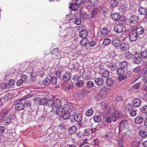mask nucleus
Returning <instances> with one entry per match:
<instances>
[{"label":"nucleus","mask_w":147,"mask_h":147,"mask_svg":"<svg viewBox=\"0 0 147 147\" xmlns=\"http://www.w3.org/2000/svg\"><path fill=\"white\" fill-rule=\"evenodd\" d=\"M61 102L59 99L54 100H49L47 103L45 107V109L48 112H50L54 115L60 114L62 111H60Z\"/></svg>","instance_id":"f257e3e1"},{"label":"nucleus","mask_w":147,"mask_h":147,"mask_svg":"<svg viewBox=\"0 0 147 147\" xmlns=\"http://www.w3.org/2000/svg\"><path fill=\"white\" fill-rule=\"evenodd\" d=\"M117 120V118L115 113H113L111 115L108 116L105 118V121L108 123H111L112 121L115 122Z\"/></svg>","instance_id":"f03ea898"},{"label":"nucleus","mask_w":147,"mask_h":147,"mask_svg":"<svg viewBox=\"0 0 147 147\" xmlns=\"http://www.w3.org/2000/svg\"><path fill=\"white\" fill-rule=\"evenodd\" d=\"M59 109L60 111H62L61 115L56 114V115H58L60 116H61L65 119H66L69 118L70 115V114L68 111H65L63 108H60Z\"/></svg>","instance_id":"7ed1b4c3"},{"label":"nucleus","mask_w":147,"mask_h":147,"mask_svg":"<svg viewBox=\"0 0 147 147\" xmlns=\"http://www.w3.org/2000/svg\"><path fill=\"white\" fill-rule=\"evenodd\" d=\"M9 116V117L5 118L3 121V123L5 125H8L11 122V120L14 119L15 117L14 115L13 114H10Z\"/></svg>","instance_id":"20e7f679"},{"label":"nucleus","mask_w":147,"mask_h":147,"mask_svg":"<svg viewBox=\"0 0 147 147\" xmlns=\"http://www.w3.org/2000/svg\"><path fill=\"white\" fill-rule=\"evenodd\" d=\"M139 18L136 16L133 15L129 19V23L131 25L136 24L139 21Z\"/></svg>","instance_id":"39448f33"},{"label":"nucleus","mask_w":147,"mask_h":147,"mask_svg":"<svg viewBox=\"0 0 147 147\" xmlns=\"http://www.w3.org/2000/svg\"><path fill=\"white\" fill-rule=\"evenodd\" d=\"M1 96L3 100L5 102L7 101L12 97L11 94L7 92H3L1 94Z\"/></svg>","instance_id":"423d86ee"},{"label":"nucleus","mask_w":147,"mask_h":147,"mask_svg":"<svg viewBox=\"0 0 147 147\" xmlns=\"http://www.w3.org/2000/svg\"><path fill=\"white\" fill-rule=\"evenodd\" d=\"M128 36L130 41L134 42L136 41L138 39V36L135 32H131L130 34H129Z\"/></svg>","instance_id":"0eeeda50"},{"label":"nucleus","mask_w":147,"mask_h":147,"mask_svg":"<svg viewBox=\"0 0 147 147\" xmlns=\"http://www.w3.org/2000/svg\"><path fill=\"white\" fill-rule=\"evenodd\" d=\"M22 101L20 100L19 101H17L15 103V108L17 110H21L23 109L24 106V104L21 102Z\"/></svg>","instance_id":"6e6552de"},{"label":"nucleus","mask_w":147,"mask_h":147,"mask_svg":"<svg viewBox=\"0 0 147 147\" xmlns=\"http://www.w3.org/2000/svg\"><path fill=\"white\" fill-rule=\"evenodd\" d=\"M123 27L120 24H117L115 25L114 27L115 31L117 34L121 33L123 31Z\"/></svg>","instance_id":"1a4fd4ad"},{"label":"nucleus","mask_w":147,"mask_h":147,"mask_svg":"<svg viewBox=\"0 0 147 147\" xmlns=\"http://www.w3.org/2000/svg\"><path fill=\"white\" fill-rule=\"evenodd\" d=\"M71 74L66 72L62 76L63 79L65 82H68L71 79Z\"/></svg>","instance_id":"9d476101"},{"label":"nucleus","mask_w":147,"mask_h":147,"mask_svg":"<svg viewBox=\"0 0 147 147\" xmlns=\"http://www.w3.org/2000/svg\"><path fill=\"white\" fill-rule=\"evenodd\" d=\"M132 105L135 107H138L141 104V101L138 98H136L132 101Z\"/></svg>","instance_id":"9b49d317"},{"label":"nucleus","mask_w":147,"mask_h":147,"mask_svg":"<svg viewBox=\"0 0 147 147\" xmlns=\"http://www.w3.org/2000/svg\"><path fill=\"white\" fill-rule=\"evenodd\" d=\"M121 50L123 51H127L129 47L128 44L126 43H123L121 44L120 46Z\"/></svg>","instance_id":"f8f14e48"},{"label":"nucleus","mask_w":147,"mask_h":147,"mask_svg":"<svg viewBox=\"0 0 147 147\" xmlns=\"http://www.w3.org/2000/svg\"><path fill=\"white\" fill-rule=\"evenodd\" d=\"M74 119L76 122H80L81 124V122L82 119V115L81 114H75L74 116ZM80 125L82 126V125L80 124Z\"/></svg>","instance_id":"ddd939ff"},{"label":"nucleus","mask_w":147,"mask_h":147,"mask_svg":"<svg viewBox=\"0 0 147 147\" xmlns=\"http://www.w3.org/2000/svg\"><path fill=\"white\" fill-rule=\"evenodd\" d=\"M77 128L75 126L70 127L68 129V133L69 134H74L77 131Z\"/></svg>","instance_id":"4468645a"},{"label":"nucleus","mask_w":147,"mask_h":147,"mask_svg":"<svg viewBox=\"0 0 147 147\" xmlns=\"http://www.w3.org/2000/svg\"><path fill=\"white\" fill-rule=\"evenodd\" d=\"M110 74V72L106 69H103L101 71V75L102 77L104 78H108Z\"/></svg>","instance_id":"2eb2a0df"},{"label":"nucleus","mask_w":147,"mask_h":147,"mask_svg":"<svg viewBox=\"0 0 147 147\" xmlns=\"http://www.w3.org/2000/svg\"><path fill=\"white\" fill-rule=\"evenodd\" d=\"M138 11L141 15H146L147 13V9L141 6L139 7Z\"/></svg>","instance_id":"dca6fc26"},{"label":"nucleus","mask_w":147,"mask_h":147,"mask_svg":"<svg viewBox=\"0 0 147 147\" xmlns=\"http://www.w3.org/2000/svg\"><path fill=\"white\" fill-rule=\"evenodd\" d=\"M88 34L87 31L85 30H82L80 32L79 36L82 38H86Z\"/></svg>","instance_id":"f3484780"},{"label":"nucleus","mask_w":147,"mask_h":147,"mask_svg":"<svg viewBox=\"0 0 147 147\" xmlns=\"http://www.w3.org/2000/svg\"><path fill=\"white\" fill-rule=\"evenodd\" d=\"M49 100L45 96H44L43 98H41L39 101V104L41 105H44V107Z\"/></svg>","instance_id":"a211bd4d"},{"label":"nucleus","mask_w":147,"mask_h":147,"mask_svg":"<svg viewBox=\"0 0 147 147\" xmlns=\"http://www.w3.org/2000/svg\"><path fill=\"white\" fill-rule=\"evenodd\" d=\"M94 82L96 85L98 86H101L103 84V80L102 78H96Z\"/></svg>","instance_id":"6ab92c4d"},{"label":"nucleus","mask_w":147,"mask_h":147,"mask_svg":"<svg viewBox=\"0 0 147 147\" xmlns=\"http://www.w3.org/2000/svg\"><path fill=\"white\" fill-rule=\"evenodd\" d=\"M120 16V15L118 13H113L111 15V17L112 19L116 21L119 20Z\"/></svg>","instance_id":"aec40b11"},{"label":"nucleus","mask_w":147,"mask_h":147,"mask_svg":"<svg viewBox=\"0 0 147 147\" xmlns=\"http://www.w3.org/2000/svg\"><path fill=\"white\" fill-rule=\"evenodd\" d=\"M120 40L119 39L117 38L114 39L113 41V46L115 47H118L120 46Z\"/></svg>","instance_id":"412c9836"},{"label":"nucleus","mask_w":147,"mask_h":147,"mask_svg":"<svg viewBox=\"0 0 147 147\" xmlns=\"http://www.w3.org/2000/svg\"><path fill=\"white\" fill-rule=\"evenodd\" d=\"M89 43V41L87 38L82 39L80 42L81 45L83 47L86 46Z\"/></svg>","instance_id":"4be33fe9"},{"label":"nucleus","mask_w":147,"mask_h":147,"mask_svg":"<svg viewBox=\"0 0 147 147\" xmlns=\"http://www.w3.org/2000/svg\"><path fill=\"white\" fill-rule=\"evenodd\" d=\"M144 32V30L143 28L138 27L136 29L135 32L138 35H140L142 34Z\"/></svg>","instance_id":"5701e85b"},{"label":"nucleus","mask_w":147,"mask_h":147,"mask_svg":"<svg viewBox=\"0 0 147 147\" xmlns=\"http://www.w3.org/2000/svg\"><path fill=\"white\" fill-rule=\"evenodd\" d=\"M106 84L108 86H111L114 84V81L111 78L106 79Z\"/></svg>","instance_id":"b1692460"},{"label":"nucleus","mask_w":147,"mask_h":147,"mask_svg":"<svg viewBox=\"0 0 147 147\" xmlns=\"http://www.w3.org/2000/svg\"><path fill=\"white\" fill-rule=\"evenodd\" d=\"M143 121V119L142 117L141 116H138L136 118L135 122L136 124H140L142 123Z\"/></svg>","instance_id":"393cba45"},{"label":"nucleus","mask_w":147,"mask_h":147,"mask_svg":"<svg viewBox=\"0 0 147 147\" xmlns=\"http://www.w3.org/2000/svg\"><path fill=\"white\" fill-rule=\"evenodd\" d=\"M139 134L142 138H145L147 137V132L146 131L140 130L139 131Z\"/></svg>","instance_id":"a878e982"},{"label":"nucleus","mask_w":147,"mask_h":147,"mask_svg":"<svg viewBox=\"0 0 147 147\" xmlns=\"http://www.w3.org/2000/svg\"><path fill=\"white\" fill-rule=\"evenodd\" d=\"M108 29L107 28H105L101 30L100 33L102 36H105L108 34Z\"/></svg>","instance_id":"bb28decb"},{"label":"nucleus","mask_w":147,"mask_h":147,"mask_svg":"<svg viewBox=\"0 0 147 147\" xmlns=\"http://www.w3.org/2000/svg\"><path fill=\"white\" fill-rule=\"evenodd\" d=\"M142 59L140 57H135L134 59V62L136 64H138L141 63Z\"/></svg>","instance_id":"cd10ccee"},{"label":"nucleus","mask_w":147,"mask_h":147,"mask_svg":"<svg viewBox=\"0 0 147 147\" xmlns=\"http://www.w3.org/2000/svg\"><path fill=\"white\" fill-rule=\"evenodd\" d=\"M117 74L119 75H124L125 71L123 68L120 67L117 69Z\"/></svg>","instance_id":"c85d7f7f"},{"label":"nucleus","mask_w":147,"mask_h":147,"mask_svg":"<svg viewBox=\"0 0 147 147\" xmlns=\"http://www.w3.org/2000/svg\"><path fill=\"white\" fill-rule=\"evenodd\" d=\"M79 6L76 3H72L71 4L70 8L73 10L76 11L78 8Z\"/></svg>","instance_id":"c756f323"},{"label":"nucleus","mask_w":147,"mask_h":147,"mask_svg":"<svg viewBox=\"0 0 147 147\" xmlns=\"http://www.w3.org/2000/svg\"><path fill=\"white\" fill-rule=\"evenodd\" d=\"M128 64V63L127 61H124L120 63L119 65L121 67L124 69L127 67Z\"/></svg>","instance_id":"7c9ffc66"},{"label":"nucleus","mask_w":147,"mask_h":147,"mask_svg":"<svg viewBox=\"0 0 147 147\" xmlns=\"http://www.w3.org/2000/svg\"><path fill=\"white\" fill-rule=\"evenodd\" d=\"M110 4L111 7H114L118 4L117 0H111L110 2Z\"/></svg>","instance_id":"2f4dec72"},{"label":"nucleus","mask_w":147,"mask_h":147,"mask_svg":"<svg viewBox=\"0 0 147 147\" xmlns=\"http://www.w3.org/2000/svg\"><path fill=\"white\" fill-rule=\"evenodd\" d=\"M9 111L8 110L3 111L2 113L0 115V119H2L1 116L2 117H4L6 116L8 114Z\"/></svg>","instance_id":"473e14b6"},{"label":"nucleus","mask_w":147,"mask_h":147,"mask_svg":"<svg viewBox=\"0 0 147 147\" xmlns=\"http://www.w3.org/2000/svg\"><path fill=\"white\" fill-rule=\"evenodd\" d=\"M116 115L117 117V120L123 118L124 115H123L121 113H120L119 112H117Z\"/></svg>","instance_id":"72a5a7b5"},{"label":"nucleus","mask_w":147,"mask_h":147,"mask_svg":"<svg viewBox=\"0 0 147 147\" xmlns=\"http://www.w3.org/2000/svg\"><path fill=\"white\" fill-rule=\"evenodd\" d=\"M93 112L92 109H90L86 111L85 113L86 115L88 117H90L93 114Z\"/></svg>","instance_id":"f704fd0d"},{"label":"nucleus","mask_w":147,"mask_h":147,"mask_svg":"<svg viewBox=\"0 0 147 147\" xmlns=\"http://www.w3.org/2000/svg\"><path fill=\"white\" fill-rule=\"evenodd\" d=\"M94 83L91 81H89L87 82L86 86L89 88L93 87L94 86Z\"/></svg>","instance_id":"c9c22d12"},{"label":"nucleus","mask_w":147,"mask_h":147,"mask_svg":"<svg viewBox=\"0 0 147 147\" xmlns=\"http://www.w3.org/2000/svg\"><path fill=\"white\" fill-rule=\"evenodd\" d=\"M93 119L95 122L98 123L101 120V118L99 115H95L93 117Z\"/></svg>","instance_id":"e433bc0d"},{"label":"nucleus","mask_w":147,"mask_h":147,"mask_svg":"<svg viewBox=\"0 0 147 147\" xmlns=\"http://www.w3.org/2000/svg\"><path fill=\"white\" fill-rule=\"evenodd\" d=\"M84 85V82L82 80H79L76 83V86L78 88L82 87Z\"/></svg>","instance_id":"4c0bfd02"},{"label":"nucleus","mask_w":147,"mask_h":147,"mask_svg":"<svg viewBox=\"0 0 147 147\" xmlns=\"http://www.w3.org/2000/svg\"><path fill=\"white\" fill-rule=\"evenodd\" d=\"M108 90V88L105 86H102L99 90V92L101 93H104L107 92Z\"/></svg>","instance_id":"58836bf2"},{"label":"nucleus","mask_w":147,"mask_h":147,"mask_svg":"<svg viewBox=\"0 0 147 147\" xmlns=\"http://www.w3.org/2000/svg\"><path fill=\"white\" fill-rule=\"evenodd\" d=\"M135 30L134 29V27L132 26L129 29H126L124 32L127 34H130L131 32H135Z\"/></svg>","instance_id":"ea45409f"},{"label":"nucleus","mask_w":147,"mask_h":147,"mask_svg":"<svg viewBox=\"0 0 147 147\" xmlns=\"http://www.w3.org/2000/svg\"><path fill=\"white\" fill-rule=\"evenodd\" d=\"M141 55L142 58L146 59L147 58V50L142 51L141 53Z\"/></svg>","instance_id":"a19ab883"},{"label":"nucleus","mask_w":147,"mask_h":147,"mask_svg":"<svg viewBox=\"0 0 147 147\" xmlns=\"http://www.w3.org/2000/svg\"><path fill=\"white\" fill-rule=\"evenodd\" d=\"M50 83L51 84H55L57 82V78L55 77L54 76L51 78L50 79Z\"/></svg>","instance_id":"79ce46f5"},{"label":"nucleus","mask_w":147,"mask_h":147,"mask_svg":"<svg viewBox=\"0 0 147 147\" xmlns=\"http://www.w3.org/2000/svg\"><path fill=\"white\" fill-rule=\"evenodd\" d=\"M132 70L133 72L138 73L140 72L141 67L140 66H138L134 68Z\"/></svg>","instance_id":"37998d69"},{"label":"nucleus","mask_w":147,"mask_h":147,"mask_svg":"<svg viewBox=\"0 0 147 147\" xmlns=\"http://www.w3.org/2000/svg\"><path fill=\"white\" fill-rule=\"evenodd\" d=\"M50 79L48 78H45V80L43 81V84L45 86H48L51 83Z\"/></svg>","instance_id":"c03bdc74"},{"label":"nucleus","mask_w":147,"mask_h":147,"mask_svg":"<svg viewBox=\"0 0 147 147\" xmlns=\"http://www.w3.org/2000/svg\"><path fill=\"white\" fill-rule=\"evenodd\" d=\"M90 91L87 90L86 89H83L79 93L80 94H87V93H88L90 92Z\"/></svg>","instance_id":"a18cd8bd"},{"label":"nucleus","mask_w":147,"mask_h":147,"mask_svg":"<svg viewBox=\"0 0 147 147\" xmlns=\"http://www.w3.org/2000/svg\"><path fill=\"white\" fill-rule=\"evenodd\" d=\"M111 40L109 38H107L104 39L103 44L105 45H109L111 42Z\"/></svg>","instance_id":"49530a36"},{"label":"nucleus","mask_w":147,"mask_h":147,"mask_svg":"<svg viewBox=\"0 0 147 147\" xmlns=\"http://www.w3.org/2000/svg\"><path fill=\"white\" fill-rule=\"evenodd\" d=\"M87 14L83 11H81L80 13V17L81 18H87Z\"/></svg>","instance_id":"de8ad7c7"},{"label":"nucleus","mask_w":147,"mask_h":147,"mask_svg":"<svg viewBox=\"0 0 147 147\" xmlns=\"http://www.w3.org/2000/svg\"><path fill=\"white\" fill-rule=\"evenodd\" d=\"M15 82V81L14 80H9L8 83V85L9 86V88H10L13 86L14 85Z\"/></svg>","instance_id":"09e8293b"},{"label":"nucleus","mask_w":147,"mask_h":147,"mask_svg":"<svg viewBox=\"0 0 147 147\" xmlns=\"http://www.w3.org/2000/svg\"><path fill=\"white\" fill-rule=\"evenodd\" d=\"M120 6L122 9H124V11H126L127 10V6L123 1H122L120 3Z\"/></svg>","instance_id":"8fccbe9b"},{"label":"nucleus","mask_w":147,"mask_h":147,"mask_svg":"<svg viewBox=\"0 0 147 147\" xmlns=\"http://www.w3.org/2000/svg\"><path fill=\"white\" fill-rule=\"evenodd\" d=\"M109 55L110 59H113L116 56V54L115 51H112L109 53Z\"/></svg>","instance_id":"3c124183"},{"label":"nucleus","mask_w":147,"mask_h":147,"mask_svg":"<svg viewBox=\"0 0 147 147\" xmlns=\"http://www.w3.org/2000/svg\"><path fill=\"white\" fill-rule=\"evenodd\" d=\"M126 18L124 16L121 17L120 16L119 18V22L121 23H125L126 21Z\"/></svg>","instance_id":"603ef678"},{"label":"nucleus","mask_w":147,"mask_h":147,"mask_svg":"<svg viewBox=\"0 0 147 147\" xmlns=\"http://www.w3.org/2000/svg\"><path fill=\"white\" fill-rule=\"evenodd\" d=\"M125 58L129 60L132 57L133 55L129 52H127L125 54Z\"/></svg>","instance_id":"864d4df0"},{"label":"nucleus","mask_w":147,"mask_h":147,"mask_svg":"<svg viewBox=\"0 0 147 147\" xmlns=\"http://www.w3.org/2000/svg\"><path fill=\"white\" fill-rule=\"evenodd\" d=\"M98 9L97 8H96L93 10L91 13L92 16L94 17L96 15L97 13Z\"/></svg>","instance_id":"5fc2aeb1"},{"label":"nucleus","mask_w":147,"mask_h":147,"mask_svg":"<svg viewBox=\"0 0 147 147\" xmlns=\"http://www.w3.org/2000/svg\"><path fill=\"white\" fill-rule=\"evenodd\" d=\"M123 100V97L121 96H120L117 97L115 101V102H122Z\"/></svg>","instance_id":"6e6d98bb"},{"label":"nucleus","mask_w":147,"mask_h":147,"mask_svg":"<svg viewBox=\"0 0 147 147\" xmlns=\"http://www.w3.org/2000/svg\"><path fill=\"white\" fill-rule=\"evenodd\" d=\"M74 22L75 24L77 25H80L81 22V20L80 18H76L74 21Z\"/></svg>","instance_id":"4d7b16f0"},{"label":"nucleus","mask_w":147,"mask_h":147,"mask_svg":"<svg viewBox=\"0 0 147 147\" xmlns=\"http://www.w3.org/2000/svg\"><path fill=\"white\" fill-rule=\"evenodd\" d=\"M24 104L26 106L30 107L31 105V100L30 99L26 100L24 102Z\"/></svg>","instance_id":"13d9d810"},{"label":"nucleus","mask_w":147,"mask_h":147,"mask_svg":"<svg viewBox=\"0 0 147 147\" xmlns=\"http://www.w3.org/2000/svg\"><path fill=\"white\" fill-rule=\"evenodd\" d=\"M98 2V0H90V4L92 5H96Z\"/></svg>","instance_id":"bf43d9fd"},{"label":"nucleus","mask_w":147,"mask_h":147,"mask_svg":"<svg viewBox=\"0 0 147 147\" xmlns=\"http://www.w3.org/2000/svg\"><path fill=\"white\" fill-rule=\"evenodd\" d=\"M74 87L73 84L72 82H69L67 85V88L68 89H71Z\"/></svg>","instance_id":"052dcab7"},{"label":"nucleus","mask_w":147,"mask_h":147,"mask_svg":"<svg viewBox=\"0 0 147 147\" xmlns=\"http://www.w3.org/2000/svg\"><path fill=\"white\" fill-rule=\"evenodd\" d=\"M28 77L26 75H23L22 76L21 79H22L24 82H26L28 81Z\"/></svg>","instance_id":"680f3d73"},{"label":"nucleus","mask_w":147,"mask_h":147,"mask_svg":"<svg viewBox=\"0 0 147 147\" xmlns=\"http://www.w3.org/2000/svg\"><path fill=\"white\" fill-rule=\"evenodd\" d=\"M126 78V76L123 75H120L118 77V80L121 81L125 79Z\"/></svg>","instance_id":"e2e57ef3"},{"label":"nucleus","mask_w":147,"mask_h":147,"mask_svg":"<svg viewBox=\"0 0 147 147\" xmlns=\"http://www.w3.org/2000/svg\"><path fill=\"white\" fill-rule=\"evenodd\" d=\"M130 115L132 117H134L136 115V111L134 110H131L130 112Z\"/></svg>","instance_id":"0e129e2a"},{"label":"nucleus","mask_w":147,"mask_h":147,"mask_svg":"<svg viewBox=\"0 0 147 147\" xmlns=\"http://www.w3.org/2000/svg\"><path fill=\"white\" fill-rule=\"evenodd\" d=\"M132 108V106L131 104H127L125 107V109L126 110L128 111L131 109Z\"/></svg>","instance_id":"69168bd1"},{"label":"nucleus","mask_w":147,"mask_h":147,"mask_svg":"<svg viewBox=\"0 0 147 147\" xmlns=\"http://www.w3.org/2000/svg\"><path fill=\"white\" fill-rule=\"evenodd\" d=\"M142 112L144 113H147V105H144L143 106L141 109Z\"/></svg>","instance_id":"338daca9"},{"label":"nucleus","mask_w":147,"mask_h":147,"mask_svg":"<svg viewBox=\"0 0 147 147\" xmlns=\"http://www.w3.org/2000/svg\"><path fill=\"white\" fill-rule=\"evenodd\" d=\"M139 143L137 142H134L132 143V147H139Z\"/></svg>","instance_id":"774afa93"}]
</instances>
